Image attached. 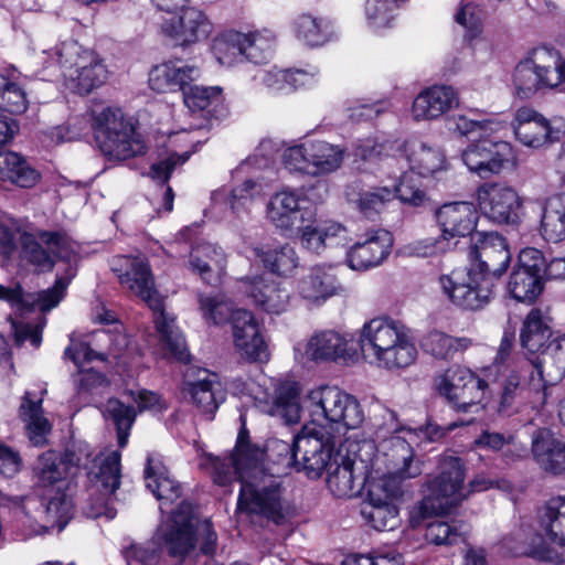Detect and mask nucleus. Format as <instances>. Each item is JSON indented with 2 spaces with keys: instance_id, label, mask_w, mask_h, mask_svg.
I'll use <instances>...</instances> for the list:
<instances>
[{
  "instance_id": "obj_54",
  "label": "nucleus",
  "mask_w": 565,
  "mask_h": 565,
  "mask_svg": "<svg viewBox=\"0 0 565 565\" xmlns=\"http://www.w3.org/2000/svg\"><path fill=\"white\" fill-rule=\"evenodd\" d=\"M393 199L394 192L390 188L379 186L359 192L354 203L366 218L374 220Z\"/></svg>"
},
{
  "instance_id": "obj_14",
  "label": "nucleus",
  "mask_w": 565,
  "mask_h": 565,
  "mask_svg": "<svg viewBox=\"0 0 565 565\" xmlns=\"http://www.w3.org/2000/svg\"><path fill=\"white\" fill-rule=\"evenodd\" d=\"M344 443L330 435L323 427L305 428L295 436L296 469L310 478H318L327 467L332 468L334 454Z\"/></svg>"
},
{
  "instance_id": "obj_61",
  "label": "nucleus",
  "mask_w": 565,
  "mask_h": 565,
  "mask_svg": "<svg viewBox=\"0 0 565 565\" xmlns=\"http://www.w3.org/2000/svg\"><path fill=\"white\" fill-rule=\"evenodd\" d=\"M391 190L394 192V198H398L401 202L411 206H425L429 203V198L425 191L419 188L408 173H404L401 177L399 183Z\"/></svg>"
},
{
  "instance_id": "obj_30",
  "label": "nucleus",
  "mask_w": 565,
  "mask_h": 565,
  "mask_svg": "<svg viewBox=\"0 0 565 565\" xmlns=\"http://www.w3.org/2000/svg\"><path fill=\"white\" fill-rule=\"evenodd\" d=\"M184 392H186L196 407L204 414H213L223 394L217 375L205 369L189 370L185 374Z\"/></svg>"
},
{
  "instance_id": "obj_38",
  "label": "nucleus",
  "mask_w": 565,
  "mask_h": 565,
  "mask_svg": "<svg viewBox=\"0 0 565 565\" xmlns=\"http://www.w3.org/2000/svg\"><path fill=\"white\" fill-rule=\"evenodd\" d=\"M0 300L21 311H31L38 307L41 311L46 312L60 303L57 292L52 290L25 292L19 281H14L10 286L0 284Z\"/></svg>"
},
{
  "instance_id": "obj_64",
  "label": "nucleus",
  "mask_w": 565,
  "mask_h": 565,
  "mask_svg": "<svg viewBox=\"0 0 565 565\" xmlns=\"http://www.w3.org/2000/svg\"><path fill=\"white\" fill-rule=\"evenodd\" d=\"M282 163L290 172L312 177V167L308 156V142L287 148L282 153Z\"/></svg>"
},
{
  "instance_id": "obj_12",
  "label": "nucleus",
  "mask_w": 565,
  "mask_h": 565,
  "mask_svg": "<svg viewBox=\"0 0 565 565\" xmlns=\"http://www.w3.org/2000/svg\"><path fill=\"white\" fill-rule=\"evenodd\" d=\"M54 53L63 68V76L75 83L78 94H89L106 82L108 71L103 60L95 52L83 49L76 41L63 42Z\"/></svg>"
},
{
  "instance_id": "obj_24",
  "label": "nucleus",
  "mask_w": 565,
  "mask_h": 565,
  "mask_svg": "<svg viewBox=\"0 0 565 565\" xmlns=\"http://www.w3.org/2000/svg\"><path fill=\"white\" fill-rule=\"evenodd\" d=\"M512 154L507 142L482 140L469 146L462 152V161L467 168L481 178L498 174Z\"/></svg>"
},
{
  "instance_id": "obj_46",
  "label": "nucleus",
  "mask_w": 565,
  "mask_h": 565,
  "mask_svg": "<svg viewBox=\"0 0 565 565\" xmlns=\"http://www.w3.org/2000/svg\"><path fill=\"white\" fill-rule=\"evenodd\" d=\"M308 156L312 167V177L331 173L341 167L344 150L327 141H309Z\"/></svg>"
},
{
  "instance_id": "obj_39",
  "label": "nucleus",
  "mask_w": 565,
  "mask_h": 565,
  "mask_svg": "<svg viewBox=\"0 0 565 565\" xmlns=\"http://www.w3.org/2000/svg\"><path fill=\"white\" fill-rule=\"evenodd\" d=\"M552 319L541 309L533 308L526 315L521 331L520 343L529 354L542 351L543 345L555 334L551 327Z\"/></svg>"
},
{
  "instance_id": "obj_29",
  "label": "nucleus",
  "mask_w": 565,
  "mask_h": 565,
  "mask_svg": "<svg viewBox=\"0 0 565 565\" xmlns=\"http://www.w3.org/2000/svg\"><path fill=\"white\" fill-rule=\"evenodd\" d=\"M514 134L524 146L539 148L559 139L561 130L530 107H521L515 113Z\"/></svg>"
},
{
  "instance_id": "obj_4",
  "label": "nucleus",
  "mask_w": 565,
  "mask_h": 565,
  "mask_svg": "<svg viewBox=\"0 0 565 565\" xmlns=\"http://www.w3.org/2000/svg\"><path fill=\"white\" fill-rule=\"evenodd\" d=\"M235 480L241 482L236 513L259 516L277 525L291 515L292 508L277 473L257 466L238 472Z\"/></svg>"
},
{
  "instance_id": "obj_41",
  "label": "nucleus",
  "mask_w": 565,
  "mask_h": 565,
  "mask_svg": "<svg viewBox=\"0 0 565 565\" xmlns=\"http://www.w3.org/2000/svg\"><path fill=\"white\" fill-rule=\"evenodd\" d=\"M199 75L193 66H178L164 63L154 66L149 74V85L158 93L183 90Z\"/></svg>"
},
{
  "instance_id": "obj_42",
  "label": "nucleus",
  "mask_w": 565,
  "mask_h": 565,
  "mask_svg": "<svg viewBox=\"0 0 565 565\" xmlns=\"http://www.w3.org/2000/svg\"><path fill=\"white\" fill-rule=\"evenodd\" d=\"M40 172L18 152H0V180L20 188H32L40 181Z\"/></svg>"
},
{
  "instance_id": "obj_49",
  "label": "nucleus",
  "mask_w": 565,
  "mask_h": 565,
  "mask_svg": "<svg viewBox=\"0 0 565 565\" xmlns=\"http://www.w3.org/2000/svg\"><path fill=\"white\" fill-rule=\"evenodd\" d=\"M541 231L546 241L557 243L565 239V193L553 196L545 203Z\"/></svg>"
},
{
  "instance_id": "obj_55",
  "label": "nucleus",
  "mask_w": 565,
  "mask_h": 565,
  "mask_svg": "<svg viewBox=\"0 0 565 565\" xmlns=\"http://www.w3.org/2000/svg\"><path fill=\"white\" fill-rule=\"evenodd\" d=\"M542 351H537V356L532 359L543 367L555 369L558 377L565 374V335L554 334Z\"/></svg>"
},
{
  "instance_id": "obj_47",
  "label": "nucleus",
  "mask_w": 565,
  "mask_h": 565,
  "mask_svg": "<svg viewBox=\"0 0 565 565\" xmlns=\"http://www.w3.org/2000/svg\"><path fill=\"white\" fill-rule=\"evenodd\" d=\"M539 519L548 537L565 546V495L551 498L540 510Z\"/></svg>"
},
{
  "instance_id": "obj_58",
  "label": "nucleus",
  "mask_w": 565,
  "mask_h": 565,
  "mask_svg": "<svg viewBox=\"0 0 565 565\" xmlns=\"http://www.w3.org/2000/svg\"><path fill=\"white\" fill-rule=\"evenodd\" d=\"M513 78L518 94L522 98H527L540 87H544L542 77H540L532 58L518 64Z\"/></svg>"
},
{
  "instance_id": "obj_60",
  "label": "nucleus",
  "mask_w": 565,
  "mask_h": 565,
  "mask_svg": "<svg viewBox=\"0 0 565 565\" xmlns=\"http://www.w3.org/2000/svg\"><path fill=\"white\" fill-rule=\"evenodd\" d=\"M297 36L308 45L317 46L327 41V32L322 21L310 14H301L295 22Z\"/></svg>"
},
{
  "instance_id": "obj_1",
  "label": "nucleus",
  "mask_w": 565,
  "mask_h": 565,
  "mask_svg": "<svg viewBox=\"0 0 565 565\" xmlns=\"http://www.w3.org/2000/svg\"><path fill=\"white\" fill-rule=\"evenodd\" d=\"M388 444L396 469L371 486L367 500L360 510L362 518L376 531H392L398 524V509L394 499L402 494V490L396 479L416 478L423 472V461L414 456L413 448L405 439L392 436Z\"/></svg>"
},
{
  "instance_id": "obj_48",
  "label": "nucleus",
  "mask_w": 565,
  "mask_h": 565,
  "mask_svg": "<svg viewBox=\"0 0 565 565\" xmlns=\"http://www.w3.org/2000/svg\"><path fill=\"white\" fill-rule=\"evenodd\" d=\"M42 401H33L25 392L20 405V416L26 423L28 436L35 446L46 443V435L51 431V424L43 416Z\"/></svg>"
},
{
  "instance_id": "obj_35",
  "label": "nucleus",
  "mask_w": 565,
  "mask_h": 565,
  "mask_svg": "<svg viewBox=\"0 0 565 565\" xmlns=\"http://www.w3.org/2000/svg\"><path fill=\"white\" fill-rule=\"evenodd\" d=\"M147 488L160 501V509L173 503L182 495V486L169 472L168 468L157 458L148 456L145 469Z\"/></svg>"
},
{
  "instance_id": "obj_53",
  "label": "nucleus",
  "mask_w": 565,
  "mask_h": 565,
  "mask_svg": "<svg viewBox=\"0 0 565 565\" xmlns=\"http://www.w3.org/2000/svg\"><path fill=\"white\" fill-rule=\"evenodd\" d=\"M245 41V33L237 31H228L216 38L213 43V53L220 64L231 66L243 61L242 45Z\"/></svg>"
},
{
  "instance_id": "obj_43",
  "label": "nucleus",
  "mask_w": 565,
  "mask_h": 565,
  "mask_svg": "<svg viewBox=\"0 0 565 565\" xmlns=\"http://www.w3.org/2000/svg\"><path fill=\"white\" fill-rule=\"evenodd\" d=\"M531 58L544 87H557L565 82V60L558 51L541 47L533 52Z\"/></svg>"
},
{
  "instance_id": "obj_17",
  "label": "nucleus",
  "mask_w": 565,
  "mask_h": 565,
  "mask_svg": "<svg viewBox=\"0 0 565 565\" xmlns=\"http://www.w3.org/2000/svg\"><path fill=\"white\" fill-rule=\"evenodd\" d=\"M546 265L547 262L540 249H522L508 282L511 296L518 301H534L543 290Z\"/></svg>"
},
{
  "instance_id": "obj_19",
  "label": "nucleus",
  "mask_w": 565,
  "mask_h": 565,
  "mask_svg": "<svg viewBox=\"0 0 565 565\" xmlns=\"http://www.w3.org/2000/svg\"><path fill=\"white\" fill-rule=\"evenodd\" d=\"M480 211L492 222L515 225L520 222L521 199L516 191L499 182H486L476 191Z\"/></svg>"
},
{
  "instance_id": "obj_44",
  "label": "nucleus",
  "mask_w": 565,
  "mask_h": 565,
  "mask_svg": "<svg viewBox=\"0 0 565 565\" xmlns=\"http://www.w3.org/2000/svg\"><path fill=\"white\" fill-rule=\"evenodd\" d=\"M471 344L469 338H455L437 330L430 331L420 341L423 351L439 360H451L456 353L466 351Z\"/></svg>"
},
{
  "instance_id": "obj_62",
  "label": "nucleus",
  "mask_w": 565,
  "mask_h": 565,
  "mask_svg": "<svg viewBox=\"0 0 565 565\" xmlns=\"http://www.w3.org/2000/svg\"><path fill=\"white\" fill-rule=\"evenodd\" d=\"M183 100L192 111L206 109L214 100L218 99L221 89L218 87L191 86L184 87Z\"/></svg>"
},
{
  "instance_id": "obj_31",
  "label": "nucleus",
  "mask_w": 565,
  "mask_h": 565,
  "mask_svg": "<svg viewBox=\"0 0 565 565\" xmlns=\"http://www.w3.org/2000/svg\"><path fill=\"white\" fill-rule=\"evenodd\" d=\"M459 105L458 94L451 86L434 85L419 93L413 102L414 119L434 120Z\"/></svg>"
},
{
  "instance_id": "obj_50",
  "label": "nucleus",
  "mask_w": 565,
  "mask_h": 565,
  "mask_svg": "<svg viewBox=\"0 0 565 565\" xmlns=\"http://www.w3.org/2000/svg\"><path fill=\"white\" fill-rule=\"evenodd\" d=\"M254 254L268 270L280 276L291 274L299 264L296 250L290 245L267 249L255 247Z\"/></svg>"
},
{
  "instance_id": "obj_59",
  "label": "nucleus",
  "mask_w": 565,
  "mask_h": 565,
  "mask_svg": "<svg viewBox=\"0 0 565 565\" xmlns=\"http://www.w3.org/2000/svg\"><path fill=\"white\" fill-rule=\"evenodd\" d=\"M425 537L436 545H451L463 541V532L455 523L437 519L427 523Z\"/></svg>"
},
{
  "instance_id": "obj_36",
  "label": "nucleus",
  "mask_w": 565,
  "mask_h": 565,
  "mask_svg": "<svg viewBox=\"0 0 565 565\" xmlns=\"http://www.w3.org/2000/svg\"><path fill=\"white\" fill-rule=\"evenodd\" d=\"M300 295L310 301L327 300L340 295L344 287L337 278L331 266H315L298 284Z\"/></svg>"
},
{
  "instance_id": "obj_20",
  "label": "nucleus",
  "mask_w": 565,
  "mask_h": 565,
  "mask_svg": "<svg viewBox=\"0 0 565 565\" xmlns=\"http://www.w3.org/2000/svg\"><path fill=\"white\" fill-rule=\"evenodd\" d=\"M89 455L83 460L75 449L67 448L63 455L47 450L40 455L32 467V481L35 488H57L72 475V469L86 467Z\"/></svg>"
},
{
  "instance_id": "obj_15",
  "label": "nucleus",
  "mask_w": 565,
  "mask_h": 565,
  "mask_svg": "<svg viewBox=\"0 0 565 565\" xmlns=\"http://www.w3.org/2000/svg\"><path fill=\"white\" fill-rule=\"evenodd\" d=\"M433 386L455 408L467 412L481 403L488 383L469 369L451 365L434 377Z\"/></svg>"
},
{
  "instance_id": "obj_25",
  "label": "nucleus",
  "mask_w": 565,
  "mask_h": 565,
  "mask_svg": "<svg viewBox=\"0 0 565 565\" xmlns=\"http://www.w3.org/2000/svg\"><path fill=\"white\" fill-rule=\"evenodd\" d=\"M393 246L392 234L383 228L364 234V239L356 242L347 256L348 265L354 270H366L379 266L390 255Z\"/></svg>"
},
{
  "instance_id": "obj_13",
  "label": "nucleus",
  "mask_w": 565,
  "mask_h": 565,
  "mask_svg": "<svg viewBox=\"0 0 565 565\" xmlns=\"http://www.w3.org/2000/svg\"><path fill=\"white\" fill-rule=\"evenodd\" d=\"M444 295L463 310H481L494 297V279L475 269H456L439 277Z\"/></svg>"
},
{
  "instance_id": "obj_34",
  "label": "nucleus",
  "mask_w": 565,
  "mask_h": 565,
  "mask_svg": "<svg viewBox=\"0 0 565 565\" xmlns=\"http://www.w3.org/2000/svg\"><path fill=\"white\" fill-rule=\"evenodd\" d=\"M225 267L226 255L220 246L201 243L191 248L189 269L206 284H218Z\"/></svg>"
},
{
  "instance_id": "obj_2",
  "label": "nucleus",
  "mask_w": 565,
  "mask_h": 565,
  "mask_svg": "<svg viewBox=\"0 0 565 565\" xmlns=\"http://www.w3.org/2000/svg\"><path fill=\"white\" fill-rule=\"evenodd\" d=\"M113 270L117 274L120 284L145 301L156 313L154 323L164 349L175 360L188 362L190 353L185 340L175 327L174 319L169 318L163 310L149 265L139 258L121 256L114 262Z\"/></svg>"
},
{
  "instance_id": "obj_5",
  "label": "nucleus",
  "mask_w": 565,
  "mask_h": 565,
  "mask_svg": "<svg viewBox=\"0 0 565 565\" xmlns=\"http://www.w3.org/2000/svg\"><path fill=\"white\" fill-rule=\"evenodd\" d=\"M360 349L365 358L387 370L407 367L417 358L411 330L401 321L384 317L364 323Z\"/></svg>"
},
{
  "instance_id": "obj_9",
  "label": "nucleus",
  "mask_w": 565,
  "mask_h": 565,
  "mask_svg": "<svg viewBox=\"0 0 565 565\" xmlns=\"http://www.w3.org/2000/svg\"><path fill=\"white\" fill-rule=\"evenodd\" d=\"M3 500L26 535H39L55 526L61 531L71 519L72 502L61 487L45 503L34 497H4Z\"/></svg>"
},
{
  "instance_id": "obj_33",
  "label": "nucleus",
  "mask_w": 565,
  "mask_h": 565,
  "mask_svg": "<svg viewBox=\"0 0 565 565\" xmlns=\"http://www.w3.org/2000/svg\"><path fill=\"white\" fill-rule=\"evenodd\" d=\"M533 460L539 468L553 477H565V440L547 430L537 431L531 444Z\"/></svg>"
},
{
  "instance_id": "obj_3",
  "label": "nucleus",
  "mask_w": 565,
  "mask_h": 565,
  "mask_svg": "<svg viewBox=\"0 0 565 565\" xmlns=\"http://www.w3.org/2000/svg\"><path fill=\"white\" fill-rule=\"evenodd\" d=\"M20 256L38 273H51L56 262L63 263L64 269L57 273L54 286L47 290L58 294L63 299L67 286L77 274L79 254L77 244L62 231L23 232L20 235Z\"/></svg>"
},
{
  "instance_id": "obj_21",
  "label": "nucleus",
  "mask_w": 565,
  "mask_h": 565,
  "mask_svg": "<svg viewBox=\"0 0 565 565\" xmlns=\"http://www.w3.org/2000/svg\"><path fill=\"white\" fill-rule=\"evenodd\" d=\"M478 239L471 247L470 257L476 262L479 274L489 277L502 276L511 260L509 245L503 236L498 233H477Z\"/></svg>"
},
{
  "instance_id": "obj_26",
  "label": "nucleus",
  "mask_w": 565,
  "mask_h": 565,
  "mask_svg": "<svg viewBox=\"0 0 565 565\" xmlns=\"http://www.w3.org/2000/svg\"><path fill=\"white\" fill-rule=\"evenodd\" d=\"M162 30L178 44L186 45L205 40L212 31V24L203 11L189 7L166 20Z\"/></svg>"
},
{
  "instance_id": "obj_52",
  "label": "nucleus",
  "mask_w": 565,
  "mask_h": 565,
  "mask_svg": "<svg viewBox=\"0 0 565 565\" xmlns=\"http://www.w3.org/2000/svg\"><path fill=\"white\" fill-rule=\"evenodd\" d=\"M134 406L125 405L117 398H109L105 406V416L114 423L119 447L124 448L128 443L129 431L136 419Z\"/></svg>"
},
{
  "instance_id": "obj_51",
  "label": "nucleus",
  "mask_w": 565,
  "mask_h": 565,
  "mask_svg": "<svg viewBox=\"0 0 565 565\" xmlns=\"http://www.w3.org/2000/svg\"><path fill=\"white\" fill-rule=\"evenodd\" d=\"M299 394L300 390L297 383H281L276 390L273 414L281 417L287 424L298 423L301 414Z\"/></svg>"
},
{
  "instance_id": "obj_8",
  "label": "nucleus",
  "mask_w": 565,
  "mask_h": 565,
  "mask_svg": "<svg viewBox=\"0 0 565 565\" xmlns=\"http://www.w3.org/2000/svg\"><path fill=\"white\" fill-rule=\"evenodd\" d=\"M93 129L98 148L109 160L124 161L147 151L145 140L118 108L95 114Z\"/></svg>"
},
{
  "instance_id": "obj_18",
  "label": "nucleus",
  "mask_w": 565,
  "mask_h": 565,
  "mask_svg": "<svg viewBox=\"0 0 565 565\" xmlns=\"http://www.w3.org/2000/svg\"><path fill=\"white\" fill-rule=\"evenodd\" d=\"M263 451L248 440V431L243 426L238 433L234 451L224 457H206V466L210 467L213 481L222 487L236 479L238 472L258 466Z\"/></svg>"
},
{
  "instance_id": "obj_27",
  "label": "nucleus",
  "mask_w": 565,
  "mask_h": 565,
  "mask_svg": "<svg viewBox=\"0 0 565 565\" xmlns=\"http://www.w3.org/2000/svg\"><path fill=\"white\" fill-rule=\"evenodd\" d=\"M241 290L253 302L268 313L279 315L289 305V292L280 282L265 276L244 277L239 280Z\"/></svg>"
},
{
  "instance_id": "obj_11",
  "label": "nucleus",
  "mask_w": 565,
  "mask_h": 565,
  "mask_svg": "<svg viewBox=\"0 0 565 565\" xmlns=\"http://www.w3.org/2000/svg\"><path fill=\"white\" fill-rule=\"evenodd\" d=\"M374 446L372 443L345 439L340 443L335 454L332 467L334 469L329 473L327 483L330 491L338 498L352 497L359 492L355 488L365 480L367 461L371 460Z\"/></svg>"
},
{
  "instance_id": "obj_37",
  "label": "nucleus",
  "mask_w": 565,
  "mask_h": 565,
  "mask_svg": "<svg viewBox=\"0 0 565 565\" xmlns=\"http://www.w3.org/2000/svg\"><path fill=\"white\" fill-rule=\"evenodd\" d=\"M504 544L516 555H526L540 562L557 563L561 559L558 552L547 544L544 537L530 529H520L509 537Z\"/></svg>"
},
{
  "instance_id": "obj_7",
  "label": "nucleus",
  "mask_w": 565,
  "mask_h": 565,
  "mask_svg": "<svg viewBox=\"0 0 565 565\" xmlns=\"http://www.w3.org/2000/svg\"><path fill=\"white\" fill-rule=\"evenodd\" d=\"M499 394V412L531 405L542 407L546 403L547 385L541 365L531 358H514L502 371Z\"/></svg>"
},
{
  "instance_id": "obj_32",
  "label": "nucleus",
  "mask_w": 565,
  "mask_h": 565,
  "mask_svg": "<svg viewBox=\"0 0 565 565\" xmlns=\"http://www.w3.org/2000/svg\"><path fill=\"white\" fill-rule=\"evenodd\" d=\"M306 354L313 361H349L358 356L353 342L332 330L313 334L308 341Z\"/></svg>"
},
{
  "instance_id": "obj_10",
  "label": "nucleus",
  "mask_w": 565,
  "mask_h": 565,
  "mask_svg": "<svg viewBox=\"0 0 565 565\" xmlns=\"http://www.w3.org/2000/svg\"><path fill=\"white\" fill-rule=\"evenodd\" d=\"M466 467L459 457L443 456L438 461V473L427 479V494L422 501L423 513L446 514L467 499L463 486Z\"/></svg>"
},
{
  "instance_id": "obj_40",
  "label": "nucleus",
  "mask_w": 565,
  "mask_h": 565,
  "mask_svg": "<svg viewBox=\"0 0 565 565\" xmlns=\"http://www.w3.org/2000/svg\"><path fill=\"white\" fill-rule=\"evenodd\" d=\"M405 148L406 160L411 170L422 177H430L446 169V159L443 151L419 140L402 143Z\"/></svg>"
},
{
  "instance_id": "obj_22",
  "label": "nucleus",
  "mask_w": 565,
  "mask_h": 565,
  "mask_svg": "<svg viewBox=\"0 0 565 565\" xmlns=\"http://www.w3.org/2000/svg\"><path fill=\"white\" fill-rule=\"evenodd\" d=\"M479 215L476 206L469 202L446 203L435 211V220L440 235L455 248L459 238L471 235Z\"/></svg>"
},
{
  "instance_id": "obj_16",
  "label": "nucleus",
  "mask_w": 565,
  "mask_h": 565,
  "mask_svg": "<svg viewBox=\"0 0 565 565\" xmlns=\"http://www.w3.org/2000/svg\"><path fill=\"white\" fill-rule=\"evenodd\" d=\"M307 402L316 407L315 414L330 423L341 424L348 429H355L364 422V412L358 399L337 386H320L312 390Z\"/></svg>"
},
{
  "instance_id": "obj_56",
  "label": "nucleus",
  "mask_w": 565,
  "mask_h": 565,
  "mask_svg": "<svg viewBox=\"0 0 565 565\" xmlns=\"http://www.w3.org/2000/svg\"><path fill=\"white\" fill-rule=\"evenodd\" d=\"M245 39L246 41L242 45L245 60L258 64L271 55L275 46V35L271 32H253L245 34Z\"/></svg>"
},
{
  "instance_id": "obj_63",
  "label": "nucleus",
  "mask_w": 565,
  "mask_h": 565,
  "mask_svg": "<svg viewBox=\"0 0 565 565\" xmlns=\"http://www.w3.org/2000/svg\"><path fill=\"white\" fill-rule=\"evenodd\" d=\"M120 454L111 451L102 462L97 476L104 491L113 494L120 486Z\"/></svg>"
},
{
  "instance_id": "obj_6",
  "label": "nucleus",
  "mask_w": 565,
  "mask_h": 565,
  "mask_svg": "<svg viewBox=\"0 0 565 565\" xmlns=\"http://www.w3.org/2000/svg\"><path fill=\"white\" fill-rule=\"evenodd\" d=\"M159 539L172 557L184 558L196 544L204 555L216 548L217 535L209 520L200 521L193 504L182 500L169 521L158 530Z\"/></svg>"
},
{
  "instance_id": "obj_28",
  "label": "nucleus",
  "mask_w": 565,
  "mask_h": 565,
  "mask_svg": "<svg viewBox=\"0 0 565 565\" xmlns=\"http://www.w3.org/2000/svg\"><path fill=\"white\" fill-rule=\"evenodd\" d=\"M233 337L241 355L252 362H267L269 352L252 312L238 310L233 316Z\"/></svg>"
},
{
  "instance_id": "obj_23",
  "label": "nucleus",
  "mask_w": 565,
  "mask_h": 565,
  "mask_svg": "<svg viewBox=\"0 0 565 565\" xmlns=\"http://www.w3.org/2000/svg\"><path fill=\"white\" fill-rule=\"evenodd\" d=\"M305 202L295 191H280L269 201L268 217L276 227L294 232L303 226V222L315 221V209L303 205Z\"/></svg>"
},
{
  "instance_id": "obj_57",
  "label": "nucleus",
  "mask_w": 565,
  "mask_h": 565,
  "mask_svg": "<svg viewBox=\"0 0 565 565\" xmlns=\"http://www.w3.org/2000/svg\"><path fill=\"white\" fill-rule=\"evenodd\" d=\"M200 310L206 321L214 324H223L231 322L233 324V316L239 309H235L234 305L221 297L199 296Z\"/></svg>"
},
{
  "instance_id": "obj_45",
  "label": "nucleus",
  "mask_w": 565,
  "mask_h": 565,
  "mask_svg": "<svg viewBox=\"0 0 565 565\" xmlns=\"http://www.w3.org/2000/svg\"><path fill=\"white\" fill-rule=\"evenodd\" d=\"M258 466L263 467L267 472H274L280 476L285 468H296L295 439L292 444L288 441L270 438L267 440Z\"/></svg>"
}]
</instances>
